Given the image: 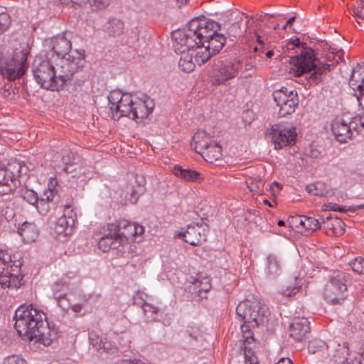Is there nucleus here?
<instances>
[{"label":"nucleus","mask_w":364,"mask_h":364,"mask_svg":"<svg viewBox=\"0 0 364 364\" xmlns=\"http://www.w3.org/2000/svg\"><path fill=\"white\" fill-rule=\"evenodd\" d=\"M83 65L84 60L80 57L69 55L67 58H61L54 54H47L35 58L32 72L36 82L42 88L55 91L63 88Z\"/></svg>","instance_id":"nucleus-1"},{"label":"nucleus","mask_w":364,"mask_h":364,"mask_svg":"<svg viewBox=\"0 0 364 364\" xmlns=\"http://www.w3.org/2000/svg\"><path fill=\"white\" fill-rule=\"evenodd\" d=\"M185 29L187 34H183V38L191 39V44L196 41L197 48L209 53L210 58L218 54L226 42L224 35L218 33L220 25L205 17L192 19Z\"/></svg>","instance_id":"nucleus-2"},{"label":"nucleus","mask_w":364,"mask_h":364,"mask_svg":"<svg viewBox=\"0 0 364 364\" xmlns=\"http://www.w3.org/2000/svg\"><path fill=\"white\" fill-rule=\"evenodd\" d=\"M108 100L110 114L114 120L122 117L133 120L142 119L146 118L153 109L152 102L142 93H122L115 90L109 92Z\"/></svg>","instance_id":"nucleus-3"},{"label":"nucleus","mask_w":364,"mask_h":364,"mask_svg":"<svg viewBox=\"0 0 364 364\" xmlns=\"http://www.w3.org/2000/svg\"><path fill=\"white\" fill-rule=\"evenodd\" d=\"M236 312L244 321L240 326L244 354L247 353L248 350L255 353L256 343L250 328L257 327L264 322L269 315L268 307L259 299L252 297L241 301L236 308Z\"/></svg>","instance_id":"nucleus-4"},{"label":"nucleus","mask_w":364,"mask_h":364,"mask_svg":"<svg viewBox=\"0 0 364 364\" xmlns=\"http://www.w3.org/2000/svg\"><path fill=\"white\" fill-rule=\"evenodd\" d=\"M291 67L289 73L294 77L313 71L306 78V85H317L322 82L323 75L330 70L331 65L321 62L315 57L314 50L310 48H303L301 53L290 59Z\"/></svg>","instance_id":"nucleus-5"},{"label":"nucleus","mask_w":364,"mask_h":364,"mask_svg":"<svg viewBox=\"0 0 364 364\" xmlns=\"http://www.w3.org/2000/svg\"><path fill=\"white\" fill-rule=\"evenodd\" d=\"M183 34H187L186 29L177 30L172 33L174 50L181 55L178 66L186 73L194 70L196 65H201L210 59V55L203 53L197 48L196 41L191 44L186 38H183Z\"/></svg>","instance_id":"nucleus-6"},{"label":"nucleus","mask_w":364,"mask_h":364,"mask_svg":"<svg viewBox=\"0 0 364 364\" xmlns=\"http://www.w3.org/2000/svg\"><path fill=\"white\" fill-rule=\"evenodd\" d=\"M45 318L46 314L33 304L22 305L15 312L14 327L23 340L32 341L36 328L42 324Z\"/></svg>","instance_id":"nucleus-7"},{"label":"nucleus","mask_w":364,"mask_h":364,"mask_svg":"<svg viewBox=\"0 0 364 364\" xmlns=\"http://www.w3.org/2000/svg\"><path fill=\"white\" fill-rule=\"evenodd\" d=\"M347 275L340 271L334 272L326 284L323 295L330 304L341 305L348 296Z\"/></svg>","instance_id":"nucleus-8"},{"label":"nucleus","mask_w":364,"mask_h":364,"mask_svg":"<svg viewBox=\"0 0 364 364\" xmlns=\"http://www.w3.org/2000/svg\"><path fill=\"white\" fill-rule=\"evenodd\" d=\"M21 266L19 262L13 261L6 250H0V285L2 288L16 287L20 281Z\"/></svg>","instance_id":"nucleus-9"},{"label":"nucleus","mask_w":364,"mask_h":364,"mask_svg":"<svg viewBox=\"0 0 364 364\" xmlns=\"http://www.w3.org/2000/svg\"><path fill=\"white\" fill-rule=\"evenodd\" d=\"M28 52L26 49L15 52L11 59L0 60V72L9 80H15L24 75L27 68Z\"/></svg>","instance_id":"nucleus-10"},{"label":"nucleus","mask_w":364,"mask_h":364,"mask_svg":"<svg viewBox=\"0 0 364 364\" xmlns=\"http://www.w3.org/2000/svg\"><path fill=\"white\" fill-rule=\"evenodd\" d=\"M268 132L276 149L293 145L296 142L297 132L293 126L277 124L272 126Z\"/></svg>","instance_id":"nucleus-11"},{"label":"nucleus","mask_w":364,"mask_h":364,"mask_svg":"<svg viewBox=\"0 0 364 364\" xmlns=\"http://www.w3.org/2000/svg\"><path fill=\"white\" fill-rule=\"evenodd\" d=\"M240 68V62H219L214 65L211 72L212 83L215 85H225L227 81L237 76Z\"/></svg>","instance_id":"nucleus-12"},{"label":"nucleus","mask_w":364,"mask_h":364,"mask_svg":"<svg viewBox=\"0 0 364 364\" xmlns=\"http://www.w3.org/2000/svg\"><path fill=\"white\" fill-rule=\"evenodd\" d=\"M354 122L336 117L331 122V131L337 141L344 143L353 138L354 133H358Z\"/></svg>","instance_id":"nucleus-13"},{"label":"nucleus","mask_w":364,"mask_h":364,"mask_svg":"<svg viewBox=\"0 0 364 364\" xmlns=\"http://www.w3.org/2000/svg\"><path fill=\"white\" fill-rule=\"evenodd\" d=\"M33 335L32 341L41 343L44 346L50 345L53 341L58 337L59 332L55 326H50L46 321V317L43 321L42 324L39 325Z\"/></svg>","instance_id":"nucleus-14"},{"label":"nucleus","mask_w":364,"mask_h":364,"mask_svg":"<svg viewBox=\"0 0 364 364\" xmlns=\"http://www.w3.org/2000/svg\"><path fill=\"white\" fill-rule=\"evenodd\" d=\"M191 286L189 287V291L194 298L198 300L206 298V294L212 287L210 278L206 274L198 273L195 277L191 278Z\"/></svg>","instance_id":"nucleus-15"},{"label":"nucleus","mask_w":364,"mask_h":364,"mask_svg":"<svg viewBox=\"0 0 364 364\" xmlns=\"http://www.w3.org/2000/svg\"><path fill=\"white\" fill-rule=\"evenodd\" d=\"M176 236L193 246H198L206 241L207 230L202 225H188L185 232H179Z\"/></svg>","instance_id":"nucleus-16"},{"label":"nucleus","mask_w":364,"mask_h":364,"mask_svg":"<svg viewBox=\"0 0 364 364\" xmlns=\"http://www.w3.org/2000/svg\"><path fill=\"white\" fill-rule=\"evenodd\" d=\"M108 230L113 232L117 236H120L122 241L129 245V240H135L134 223L127 220L118 221L108 225Z\"/></svg>","instance_id":"nucleus-17"},{"label":"nucleus","mask_w":364,"mask_h":364,"mask_svg":"<svg viewBox=\"0 0 364 364\" xmlns=\"http://www.w3.org/2000/svg\"><path fill=\"white\" fill-rule=\"evenodd\" d=\"M320 220L327 235L339 237L345 232L344 223L338 218H333L331 215L328 214L326 218L322 216Z\"/></svg>","instance_id":"nucleus-18"},{"label":"nucleus","mask_w":364,"mask_h":364,"mask_svg":"<svg viewBox=\"0 0 364 364\" xmlns=\"http://www.w3.org/2000/svg\"><path fill=\"white\" fill-rule=\"evenodd\" d=\"M52 51L48 54H54L55 57L65 58V56L71 49V42L64 36H58L50 41Z\"/></svg>","instance_id":"nucleus-19"},{"label":"nucleus","mask_w":364,"mask_h":364,"mask_svg":"<svg viewBox=\"0 0 364 364\" xmlns=\"http://www.w3.org/2000/svg\"><path fill=\"white\" fill-rule=\"evenodd\" d=\"M290 336L296 341L302 340L310 332L308 319L305 317L294 319L289 328Z\"/></svg>","instance_id":"nucleus-20"},{"label":"nucleus","mask_w":364,"mask_h":364,"mask_svg":"<svg viewBox=\"0 0 364 364\" xmlns=\"http://www.w3.org/2000/svg\"><path fill=\"white\" fill-rule=\"evenodd\" d=\"M16 188V180L7 169H0V196L11 193Z\"/></svg>","instance_id":"nucleus-21"},{"label":"nucleus","mask_w":364,"mask_h":364,"mask_svg":"<svg viewBox=\"0 0 364 364\" xmlns=\"http://www.w3.org/2000/svg\"><path fill=\"white\" fill-rule=\"evenodd\" d=\"M349 85L354 91L364 90V63H358L353 69Z\"/></svg>","instance_id":"nucleus-22"},{"label":"nucleus","mask_w":364,"mask_h":364,"mask_svg":"<svg viewBox=\"0 0 364 364\" xmlns=\"http://www.w3.org/2000/svg\"><path fill=\"white\" fill-rule=\"evenodd\" d=\"M172 173L186 181L200 183L203 180V176L200 173L192 169L183 168L181 166H175Z\"/></svg>","instance_id":"nucleus-23"},{"label":"nucleus","mask_w":364,"mask_h":364,"mask_svg":"<svg viewBox=\"0 0 364 364\" xmlns=\"http://www.w3.org/2000/svg\"><path fill=\"white\" fill-rule=\"evenodd\" d=\"M144 183L145 181L142 178L141 182L136 187H127L126 191H123L122 193L121 197L124 198H122L121 202L125 203L129 202L135 204L139 196L144 192Z\"/></svg>","instance_id":"nucleus-24"},{"label":"nucleus","mask_w":364,"mask_h":364,"mask_svg":"<svg viewBox=\"0 0 364 364\" xmlns=\"http://www.w3.org/2000/svg\"><path fill=\"white\" fill-rule=\"evenodd\" d=\"M18 232L25 242L31 243L36 241L39 231L33 223L25 222L18 228Z\"/></svg>","instance_id":"nucleus-25"},{"label":"nucleus","mask_w":364,"mask_h":364,"mask_svg":"<svg viewBox=\"0 0 364 364\" xmlns=\"http://www.w3.org/2000/svg\"><path fill=\"white\" fill-rule=\"evenodd\" d=\"M193 141L196 151L200 155H202L203 151L213 142V140H212L211 137L204 131H198L193 136Z\"/></svg>","instance_id":"nucleus-26"},{"label":"nucleus","mask_w":364,"mask_h":364,"mask_svg":"<svg viewBox=\"0 0 364 364\" xmlns=\"http://www.w3.org/2000/svg\"><path fill=\"white\" fill-rule=\"evenodd\" d=\"M104 31L111 37L120 36L124 31L123 21L117 18H110L104 25Z\"/></svg>","instance_id":"nucleus-27"},{"label":"nucleus","mask_w":364,"mask_h":364,"mask_svg":"<svg viewBox=\"0 0 364 364\" xmlns=\"http://www.w3.org/2000/svg\"><path fill=\"white\" fill-rule=\"evenodd\" d=\"M71 212V215L67 216L66 213H63V216L60 217L57 223L55 226V231L58 233L64 232L65 235L68 234V229L70 230L74 226L75 221L77 220V215L75 213Z\"/></svg>","instance_id":"nucleus-28"},{"label":"nucleus","mask_w":364,"mask_h":364,"mask_svg":"<svg viewBox=\"0 0 364 364\" xmlns=\"http://www.w3.org/2000/svg\"><path fill=\"white\" fill-rule=\"evenodd\" d=\"M306 191L314 196L326 197L333 194L329 186L323 182L318 181L306 186Z\"/></svg>","instance_id":"nucleus-29"},{"label":"nucleus","mask_w":364,"mask_h":364,"mask_svg":"<svg viewBox=\"0 0 364 364\" xmlns=\"http://www.w3.org/2000/svg\"><path fill=\"white\" fill-rule=\"evenodd\" d=\"M201 156L209 163H215L222 157V148L218 143L213 141Z\"/></svg>","instance_id":"nucleus-30"},{"label":"nucleus","mask_w":364,"mask_h":364,"mask_svg":"<svg viewBox=\"0 0 364 364\" xmlns=\"http://www.w3.org/2000/svg\"><path fill=\"white\" fill-rule=\"evenodd\" d=\"M281 264L277 257L269 255L267 258L266 274L269 278H275L281 273Z\"/></svg>","instance_id":"nucleus-31"},{"label":"nucleus","mask_w":364,"mask_h":364,"mask_svg":"<svg viewBox=\"0 0 364 364\" xmlns=\"http://www.w3.org/2000/svg\"><path fill=\"white\" fill-rule=\"evenodd\" d=\"M63 4H68L70 2L82 5L89 4L93 10H103L110 4L111 0H60Z\"/></svg>","instance_id":"nucleus-32"},{"label":"nucleus","mask_w":364,"mask_h":364,"mask_svg":"<svg viewBox=\"0 0 364 364\" xmlns=\"http://www.w3.org/2000/svg\"><path fill=\"white\" fill-rule=\"evenodd\" d=\"M296 220H300L299 225L309 233L321 228V221L312 217L299 215L296 217Z\"/></svg>","instance_id":"nucleus-33"},{"label":"nucleus","mask_w":364,"mask_h":364,"mask_svg":"<svg viewBox=\"0 0 364 364\" xmlns=\"http://www.w3.org/2000/svg\"><path fill=\"white\" fill-rule=\"evenodd\" d=\"M272 96L277 106L288 102L291 99L297 98L296 92L294 90H288L287 87L275 90Z\"/></svg>","instance_id":"nucleus-34"},{"label":"nucleus","mask_w":364,"mask_h":364,"mask_svg":"<svg viewBox=\"0 0 364 364\" xmlns=\"http://www.w3.org/2000/svg\"><path fill=\"white\" fill-rule=\"evenodd\" d=\"M144 313L149 321L159 320V316L161 309L148 302H144L142 305Z\"/></svg>","instance_id":"nucleus-35"},{"label":"nucleus","mask_w":364,"mask_h":364,"mask_svg":"<svg viewBox=\"0 0 364 364\" xmlns=\"http://www.w3.org/2000/svg\"><path fill=\"white\" fill-rule=\"evenodd\" d=\"M298 98L291 99L288 102L278 105L279 107V115L280 117H285L286 115L291 114L295 111L296 107L298 105Z\"/></svg>","instance_id":"nucleus-36"},{"label":"nucleus","mask_w":364,"mask_h":364,"mask_svg":"<svg viewBox=\"0 0 364 364\" xmlns=\"http://www.w3.org/2000/svg\"><path fill=\"white\" fill-rule=\"evenodd\" d=\"M327 349L328 346L326 342L317 338L310 341L308 345V351L311 354H315L319 352H324L327 350Z\"/></svg>","instance_id":"nucleus-37"},{"label":"nucleus","mask_w":364,"mask_h":364,"mask_svg":"<svg viewBox=\"0 0 364 364\" xmlns=\"http://www.w3.org/2000/svg\"><path fill=\"white\" fill-rule=\"evenodd\" d=\"M109 232L107 235L102 236L99 242V248L103 252H108L112 249V240L114 239L113 232L108 230Z\"/></svg>","instance_id":"nucleus-38"},{"label":"nucleus","mask_w":364,"mask_h":364,"mask_svg":"<svg viewBox=\"0 0 364 364\" xmlns=\"http://www.w3.org/2000/svg\"><path fill=\"white\" fill-rule=\"evenodd\" d=\"M76 157L75 154L70 151H65L64 154L62 156V161L65 165L63 170L66 173H70L73 170L70 169V166H72L73 164H75Z\"/></svg>","instance_id":"nucleus-39"},{"label":"nucleus","mask_w":364,"mask_h":364,"mask_svg":"<svg viewBox=\"0 0 364 364\" xmlns=\"http://www.w3.org/2000/svg\"><path fill=\"white\" fill-rule=\"evenodd\" d=\"M21 196L24 200L31 205H35L38 202V196L33 190L23 189L21 191Z\"/></svg>","instance_id":"nucleus-40"},{"label":"nucleus","mask_w":364,"mask_h":364,"mask_svg":"<svg viewBox=\"0 0 364 364\" xmlns=\"http://www.w3.org/2000/svg\"><path fill=\"white\" fill-rule=\"evenodd\" d=\"M89 340L95 350L97 351L101 350V346L102 345L104 338L100 336L96 332L92 331L89 333Z\"/></svg>","instance_id":"nucleus-41"},{"label":"nucleus","mask_w":364,"mask_h":364,"mask_svg":"<svg viewBox=\"0 0 364 364\" xmlns=\"http://www.w3.org/2000/svg\"><path fill=\"white\" fill-rule=\"evenodd\" d=\"M352 269L359 274H364V258L359 257L349 262Z\"/></svg>","instance_id":"nucleus-42"},{"label":"nucleus","mask_w":364,"mask_h":364,"mask_svg":"<svg viewBox=\"0 0 364 364\" xmlns=\"http://www.w3.org/2000/svg\"><path fill=\"white\" fill-rule=\"evenodd\" d=\"M51 205L50 203L41 197L38 198V202L35 205L38 213L43 215H46L50 211Z\"/></svg>","instance_id":"nucleus-43"},{"label":"nucleus","mask_w":364,"mask_h":364,"mask_svg":"<svg viewBox=\"0 0 364 364\" xmlns=\"http://www.w3.org/2000/svg\"><path fill=\"white\" fill-rule=\"evenodd\" d=\"M52 289L53 291V294L55 297H56L60 294H65L68 289V286L65 282L63 281L62 279H59L53 284Z\"/></svg>","instance_id":"nucleus-44"},{"label":"nucleus","mask_w":364,"mask_h":364,"mask_svg":"<svg viewBox=\"0 0 364 364\" xmlns=\"http://www.w3.org/2000/svg\"><path fill=\"white\" fill-rule=\"evenodd\" d=\"M114 239L112 240V249L117 250L119 252L123 253L125 251V247L129 245L122 241V238L120 236H117L113 233Z\"/></svg>","instance_id":"nucleus-45"},{"label":"nucleus","mask_w":364,"mask_h":364,"mask_svg":"<svg viewBox=\"0 0 364 364\" xmlns=\"http://www.w3.org/2000/svg\"><path fill=\"white\" fill-rule=\"evenodd\" d=\"M58 306L65 311H68L71 307V303L69 299L66 297V294H60L56 297Z\"/></svg>","instance_id":"nucleus-46"},{"label":"nucleus","mask_w":364,"mask_h":364,"mask_svg":"<svg viewBox=\"0 0 364 364\" xmlns=\"http://www.w3.org/2000/svg\"><path fill=\"white\" fill-rule=\"evenodd\" d=\"M296 281L297 279H296ZM301 288L300 282H296V284L294 286H287L286 288H283L281 289V294L286 296H291L296 294L299 289Z\"/></svg>","instance_id":"nucleus-47"},{"label":"nucleus","mask_w":364,"mask_h":364,"mask_svg":"<svg viewBox=\"0 0 364 364\" xmlns=\"http://www.w3.org/2000/svg\"><path fill=\"white\" fill-rule=\"evenodd\" d=\"M11 23V17L7 13L0 14V33L9 28Z\"/></svg>","instance_id":"nucleus-48"},{"label":"nucleus","mask_w":364,"mask_h":364,"mask_svg":"<svg viewBox=\"0 0 364 364\" xmlns=\"http://www.w3.org/2000/svg\"><path fill=\"white\" fill-rule=\"evenodd\" d=\"M116 350L117 348L114 343L110 341L107 340V338H105L102 342V345L101 346V350L100 352L114 353L116 351Z\"/></svg>","instance_id":"nucleus-49"},{"label":"nucleus","mask_w":364,"mask_h":364,"mask_svg":"<svg viewBox=\"0 0 364 364\" xmlns=\"http://www.w3.org/2000/svg\"><path fill=\"white\" fill-rule=\"evenodd\" d=\"M354 15L361 19H364V1H357L353 7Z\"/></svg>","instance_id":"nucleus-50"},{"label":"nucleus","mask_w":364,"mask_h":364,"mask_svg":"<svg viewBox=\"0 0 364 364\" xmlns=\"http://www.w3.org/2000/svg\"><path fill=\"white\" fill-rule=\"evenodd\" d=\"M241 33L242 28L239 22L232 23L228 28V34L230 36L237 37Z\"/></svg>","instance_id":"nucleus-51"},{"label":"nucleus","mask_w":364,"mask_h":364,"mask_svg":"<svg viewBox=\"0 0 364 364\" xmlns=\"http://www.w3.org/2000/svg\"><path fill=\"white\" fill-rule=\"evenodd\" d=\"M57 191L55 189L50 188V187L46 190L43 194L41 196L45 200L53 205V200L56 196Z\"/></svg>","instance_id":"nucleus-52"},{"label":"nucleus","mask_w":364,"mask_h":364,"mask_svg":"<svg viewBox=\"0 0 364 364\" xmlns=\"http://www.w3.org/2000/svg\"><path fill=\"white\" fill-rule=\"evenodd\" d=\"M4 364H27V363L23 358L12 355L4 359Z\"/></svg>","instance_id":"nucleus-53"},{"label":"nucleus","mask_w":364,"mask_h":364,"mask_svg":"<svg viewBox=\"0 0 364 364\" xmlns=\"http://www.w3.org/2000/svg\"><path fill=\"white\" fill-rule=\"evenodd\" d=\"M245 355V364H259L258 358L255 353H251L249 350Z\"/></svg>","instance_id":"nucleus-54"},{"label":"nucleus","mask_w":364,"mask_h":364,"mask_svg":"<svg viewBox=\"0 0 364 364\" xmlns=\"http://www.w3.org/2000/svg\"><path fill=\"white\" fill-rule=\"evenodd\" d=\"M343 349L345 350V352L346 353V355H348V357H346L345 358V360L339 364H354L353 357L351 356V355L348 352L349 348H348V343H343Z\"/></svg>","instance_id":"nucleus-55"},{"label":"nucleus","mask_w":364,"mask_h":364,"mask_svg":"<svg viewBox=\"0 0 364 364\" xmlns=\"http://www.w3.org/2000/svg\"><path fill=\"white\" fill-rule=\"evenodd\" d=\"M327 208L331 210L339 211L342 213H346L349 211L348 208H346L345 206H339L336 203H330Z\"/></svg>","instance_id":"nucleus-56"},{"label":"nucleus","mask_w":364,"mask_h":364,"mask_svg":"<svg viewBox=\"0 0 364 364\" xmlns=\"http://www.w3.org/2000/svg\"><path fill=\"white\" fill-rule=\"evenodd\" d=\"M257 41H258V46H256L254 48V51L255 52H263L264 41L262 39V37L259 35H257Z\"/></svg>","instance_id":"nucleus-57"},{"label":"nucleus","mask_w":364,"mask_h":364,"mask_svg":"<svg viewBox=\"0 0 364 364\" xmlns=\"http://www.w3.org/2000/svg\"><path fill=\"white\" fill-rule=\"evenodd\" d=\"M355 95L359 102V105L364 108V90L355 91Z\"/></svg>","instance_id":"nucleus-58"},{"label":"nucleus","mask_w":364,"mask_h":364,"mask_svg":"<svg viewBox=\"0 0 364 364\" xmlns=\"http://www.w3.org/2000/svg\"><path fill=\"white\" fill-rule=\"evenodd\" d=\"M144 232V227L134 223V235L135 237L136 236L141 235Z\"/></svg>","instance_id":"nucleus-59"},{"label":"nucleus","mask_w":364,"mask_h":364,"mask_svg":"<svg viewBox=\"0 0 364 364\" xmlns=\"http://www.w3.org/2000/svg\"><path fill=\"white\" fill-rule=\"evenodd\" d=\"M354 360V364H364V352L356 356H353Z\"/></svg>","instance_id":"nucleus-60"},{"label":"nucleus","mask_w":364,"mask_h":364,"mask_svg":"<svg viewBox=\"0 0 364 364\" xmlns=\"http://www.w3.org/2000/svg\"><path fill=\"white\" fill-rule=\"evenodd\" d=\"M49 364H76L73 360L70 359L62 360L61 361H53Z\"/></svg>","instance_id":"nucleus-61"},{"label":"nucleus","mask_w":364,"mask_h":364,"mask_svg":"<svg viewBox=\"0 0 364 364\" xmlns=\"http://www.w3.org/2000/svg\"><path fill=\"white\" fill-rule=\"evenodd\" d=\"M72 310L75 312V313H80L82 311V305L80 304H73L72 305L71 304V307Z\"/></svg>","instance_id":"nucleus-62"},{"label":"nucleus","mask_w":364,"mask_h":364,"mask_svg":"<svg viewBox=\"0 0 364 364\" xmlns=\"http://www.w3.org/2000/svg\"><path fill=\"white\" fill-rule=\"evenodd\" d=\"M276 364H294L288 358H283L279 360Z\"/></svg>","instance_id":"nucleus-63"},{"label":"nucleus","mask_w":364,"mask_h":364,"mask_svg":"<svg viewBox=\"0 0 364 364\" xmlns=\"http://www.w3.org/2000/svg\"><path fill=\"white\" fill-rule=\"evenodd\" d=\"M121 364H144V363H141L138 360H123Z\"/></svg>","instance_id":"nucleus-64"}]
</instances>
